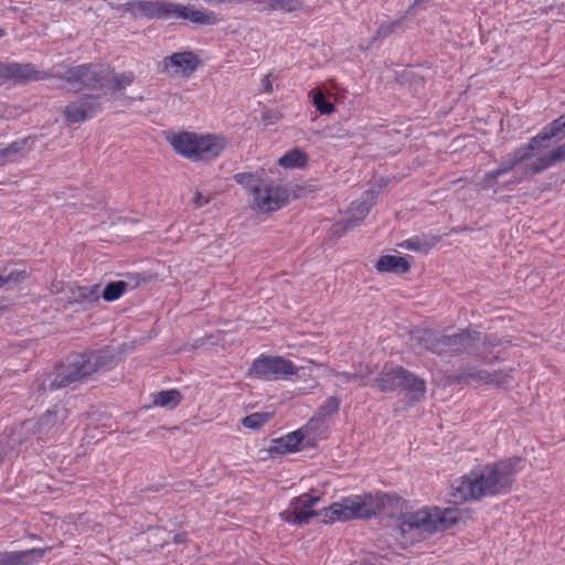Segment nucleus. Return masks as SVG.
Segmentation results:
<instances>
[{
    "label": "nucleus",
    "instance_id": "nucleus-1",
    "mask_svg": "<svg viewBox=\"0 0 565 565\" xmlns=\"http://www.w3.org/2000/svg\"><path fill=\"white\" fill-rule=\"evenodd\" d=\"M63 78L75 89L92 88L100 94L85 95L65 106L64 116L70 124L86 121L100 111L99 99L108 93L124 88L132 82L131 74H116L107 66L78 65L68 68Z\"/></svg>",
    "mask_w": 565,
    "mask_h": 565
},
{
    "label": "nucleus",
    "instance_id": "nucleus-2",
    "mask_svg": "<svg viewBox=\"0 0 565 565\" xmlns=\"http://www.w3.org/2000/svg\"><path fill=\"white\" fill-rule=\"evenodd\" d=\"M520 463L521 458L512 457L476 468L452 483L451 497L455 501H468L505 494L512 488Z\"/></svg>",
    "mask_w": 565,
    "mask_h": 565
},
{
    "label": "nucleus",
    "instance_id": "nucleus-3",
    "mask_svg": "<svg viewBox=\"0 0 565 565\" xmlns=\"http://www.w3.org/2000/svg\"><path fill=\"white\" fill-rule=\"evenodd\" d=\"M412 340L419 350L429 351L443 358H452L471 354L476 359L489 363L483 348L488 344V337L473 329H461L457 333H448V329L436 331L423 329L415 331Z\"/></svg>",
    "mask_w": 565,
    "mask_h": 565
},
{
    "label": "nucleus",
    "instance_id": "nucleus-4",
    "mask_svg": "<svg viewBox=\"0 0 565 565\" xmlns=\"http://www.w3.org/2000/svg\"><path fill=\"white\" fill-rule=\"evenodd\" d=\"M405 500L395 493H377L344 498L326 511L327 521H349L354 519H371L383 512L398 520L405 513Z\"/></svg>",
    "mask_w": 565,
    "mask_h": 565
},
{
    "label": "nucleus",
    "instance_id": "nucleus-5",
    "mask_svg": "<svg viewBox=\"0 0 565 565\" xmlns=\"http://www.w3.org/2000/svg\"><path fill=\"white\" fill-rule=\"evenodd\" d=\"M167 140L173 150L191 161H211L226 148V139L211 134L169 132Z\"/></svg>",
    "mask_w": 565,
    "mask_h": 565
},
{
    "label": "nucleus",
    "instance_id": "nucleus-6",
    "mask_svg": "<svg viewBox=\"0 0 565 565\" xmlns=\"http://www.w3.org/2000/svg\"><path fill=\"white\" fill-rule=\"evenodd\" d=\"M142 11L149 19H183L198 25H214L222 20L214 11L164 0L143 1Z\"/></svg>",
    "mask_w": 565,
    "mask_h": 565
},
{
    "label": "nucleus",
    "instance_id": "nucleus-7",
    "mask_svg": "<svg viewBox=\"0 0 565 565\" xmlns=\"http://www.w3.org/2000/svg\"><path fill=\"white\" fill-rule=\"evenodd\" d=\"M370 385L384 393L402 388L411 396L412 402L422 401L426 394V382L402 366L384 367Z\"/></svg>",
    "mask_w": 565,
    "mask_h": 565
},
{
    "label": "nucleus",
    "instance_id": "nucleus-8",
    "mask_svg": "<svg viewBox=\"0 0 565 565\" xmlns=\"http://www.w3.org/2000/svg\"><path fill=\"white\" fill-rule=\"evenodd\" d=\"M106 363V355L100 352H90L76 355L66 363L61 364L55 370V376L52 380L51 390L65 387L73 382L79 381L98 371Z\"/></svg>",
    "mask_w": 565,
    "mask_h": 565
},
{
    "label": "nucleus",
    "instance_id": "nucleus-9",
    "mask_svg": "<svg viewBox=\"0 0 565 565\" xmlns=\"http://www.w3.org/2000/svg\"><path fill=\"white\" fill-rule=\"evenodd\" d=\"M297 371V366L290 360L282 356L260 355L253 362L249 374L258 379L273 381L294 375Z\"/></svg>",
    "mask_w": 565,
    "mask_h": 565
},
{
    "label": "nucleus",
    "instance_id": "nucleus-10",
    "mask_svg": "<svg viewBox=\"0 0 565 565\" xmlns=\"http://www.w3.org/2000/svg\"><path fill=\"white\" fill-rule=\"evenodd\" d=\"M319 501V495L303 493L292 499L290 502V508L286 511H282L280 516L285 522L298 525L308 523L309 520L316 515H322L323 521L328 522L324 515L329 508L323 509L320 513L312 510V507ZM329 522L331 523L332 521Z\"/></svg>",
    "mask_w": 565,
    "mask_h": 565
},
{
    "label": "nucleus",
    "instance_id": "nucleus-11",
    "mask_svg": "<svg viewBox=\"0 0 565 565\" xmlns=\"http://www.w3.org/2000/svg\"><path fill=\"white\" fill-rule=\"evenodd\" d=\"M431 518L430 509L405 512L398 516L396 527L403 536L407 534H417L418 536L433 534L436 532V525Z\"/></svg>",
    "mask_w": 565,
    "mask_h": 565
},
{
    "label": "nucleus",
    "instance_id": "nucleus-12",
    "mask_svg": "<svg viewBox=\"0 0 565 565\" xmlns=\"http://www.w3.org/2000/svg\"><path fill=\"white\" fill-rule=\"evenodd\" d=\"M254 203L263 212H271L280 209L288 201V191L274 182L253 188Z\"/></svg>",
    "mask_w": 565,
    "mask_h": 565
},
{
    "label": "nucleus",
    "instance_id": "nucleus-13",
    "mask_svg": "<svg viewBox=\"0 0 565 565\" xmlns=\"http://www.w3.org/2000/svg\"><path fill=\"white\" fill-rule=\"evenodd\" d=\"M160 65V71L170 76L190 77L199 67L200 60L193 52L184 51L166 56Z\"/></svg>",
    "mask_w": 565,
    "mask_h": 565
},
{
    "label": "nucleus",
    "instance_id": "nucleus-14",
    "mask_svg": "<svg viewBox=\"0 0 565 565\" xmlns=\"http://www.w3.org/2000/svg\"><path fill=\"white\" fill-rule=\"evenodd\" d=\"M45 72L39 71L30 63L0 62V79L22 83L47 78Z\"/></svg>",
    "mask_w": 565,
    "mask_h": 565
},
{
    "label": "nucleus",
    "instance_id": "nucleus-15",
    "mask_svg": "<svg viewBox=\"0 0 565 565\" xmlns=\"http://www.w3.org/2000/svg\"><path fill=\"white\" fill-rule=\"evenodd\" d=\"M526 159V150H521L520 148L515 149L513 152L502 158L500 167L497 170L486 173L483 182L487 184V186H490L492 181H494L501 175L509 173L514 169L515 166H518L520 162Z\"/></svg>",
    "mask_w": 565,
    "mask_h": 565
},
{
    "label": "nucleus",
    "instance_id": "nucleus-16",
    "mask_svg": "<svg viewBox=\"0 0 565 565\" xmlns=\"http://www.w3.org/2000/svg\"><path fill=\"white\" fill-rule=\"evenodd\" d=\"M45 550L31 548L19 552H0V565H29L35 559L42 558Z\"/></svg>",
    "mask_w": 565,
    "mask_h": 565
},
{
    "label": "nucleus",
    "instance_id": "nucleus-17",
    "mask_svg": "<svg viewBox=\"0 0 565 565\" xmlns=\"http://www.w3.org/2000/svg\"><path fill=\"white\" fill-rule=\"evenodd\" d=\"M303 439V434L300 430H295L280 438L274 439L269 448L270 455H284L295 452L299 449V444Z\"/></svg>",
    "mask_w": 565,
    "mask_h": 565
},
{
    "label": "nucleus",
    "instance_id": "nucleus-18",
    "mask_svg": "<svg viewBox=\"0 0 565 565\" xmlns=\"http://www.w3.org/2000/svg\"><path fill=\"white\" fill-rule=\"evenodd\" d=\"M377 199V192L374 190H369L363 193L360 200H356L351 203V220H356V226H359L362 221L370 213L372 206L375 204Z\"/></svg>",
    "mask_w": 565,
    "mask_h": 565
},
{
    "label": "nucleus",
    "instance_id": "nucleus-19",
    "mask_svg": "<svg viewBox=\"0 0 565 565\" xmlns=\"http://www.w3.org/2000/svg\"><path fill=\"white\" fill-rule=\"evenodd\" d=\"M375 268L381 273L405 274L409 271L411 264L406 257L384 255L379 258Z\"/></svg>",
    "mask_w": 565,
    "mask_h": 565
},
{
    "label": "nucleus",
    "instance_id": "nucleus-20",
    "mask_svg": "<svg viewBox=\"0 0 565 565\" xmlns=\"http://www.w3.org/2000/svg\"><path fill=\"white\" fill-rule=\"evenodd\" d=\"M436 532L447 530L460 520V511L456 508H434L430 510Z\"/></svg>",
    "mask_w": 565,
    "mask_h": 565
},
{
    "label": "nucleus",
    "instance_id": "nucleus-21",
    "mask_svg": "<svg viewBox=\"0 0 565 565\" xmlns=\"http://www.w3.org/2000/svg\"><path fill=\"white\" fill-rule=\"evenodd\" d=\"M563 161H565V142L540 157L537 163L531 166V170L533 173H540Z\"/></svg>",
    "mask_w": 565,
    "mask_h": 565
},
{
    "label": "nucleus",
    "instance_id": "nucleus-22",
    "mask_svg": "<svg viewBox=\"0 0 565 565\" xmlns=\"http://www.w3.org/2000/svg\"><path fill=\"white\" fill-rule=\"evenodd\" d=\"M150 398L151 404L143 406V408L159 406L168 409H173L180 405L182 401V395L178 390H167L158 392L156 394H151Z\"/></svg>",
    "mask_w": 565,
    "mask_h": 565
},
{
    "label": "nucleus",
    "instance_id": "nucleus-23",
    "mask_svg": "<svg viewBox=\"0 0 565 565\" xmlns=\"http://www.w3.org/2000/svg\"><path fill=\"white\" fill-rule=\"evenodd\" d=\"M253 3L262 6L263 10L294 12L301 8V0H253Z\"/></svg>",
    "mask_w": 565,
    "mask_h": 565
},
{
    "label": "nucleus",
    "instance_id": "nucleus-24",
    "mask_svg": "<svg viewBox=\"0 0 565 565\" xmlns=\"http://www.w3.org/2000/svg\"><path fill=\"white\" fill-rule=\"evenodd\" d=\"M479 372V369L466 364L460 366L455 374L448 376V382L450 384H458V385H471L476 384L477 382V374Z\"/></svg>",
    "mask_w": 565,
    "mask_h": 565
},
{
    "label": "nucleus",
    "instance_id": "nucleus-25",
    "mask_svg": "<svg viewBox=\"0 0 565 565\" xmlns=\"http://www.w3.org/2000/svg\"><path fill=\"white\" fill-rule=\"evenodd\" d=\"M28 140H17L4 148L0 149V167L14 162L19 157L23 156Z\"/></svg>",
    "mask_w": 565,
    "mask_h": 565
},
{
    "label": "nucleus",
    "instance_id": "nucleus-26",
    "mask_svg": "<svg viewBox=\"0 0 565 565\" xmlns=\"http://www.w3.org/2000/svg\"><path fill=\"white\" fill-rule=\"evenodd\" d=\"M308 162L307 154L300 149H292L279 158L278 163L285 169L303 168Z\"/></svg>",
    "mask_w": 565,
    "mask_h": 565
},
{
    "label": "nucleus",
    "instance_id": "nucleus-27",
    "mask_svg": "<svg viewBox=\"0 0 565 565\" xmlns=\"http://www.w3.org/2000/svg\"><path fill=\"white\" fill-rule=\"evenodd\" d=\"M100 297L99 285L81 286L73 291L74 301L94 302Z\"/></svg>",
    "mask_w": 565,
    "mask_h": 565
},
{
    "label": "nucleus",
    "instance_id": "nucleus-28",
    "mask_svg": "<svg viewBox=\"0 0 565 565\" xmlns=\"http://www.w3.org/2000/svg\"><path fill=\"white\" fill-rule=\"evenodd\" d=\"M552 136L547 131L546 127H544L540 134L531 138L530 142L526 147H520L521 150H526L527 159L531 158L532 151L539 150L541 148H545L548 146V142L552 140Z\"/></svg>",
    "mask_w": 565,
    "mask_h": 565
},
{
    "label": "nucleus",
    "instance_id": "nucleus-29",
    "mask_svg": "<svg viewBox=\"0 0 565 565\" xmlns=\"http://www.w3.org/2000/svg\"><path fill=\"white\" fill-rule=\"evenodd\" d=\"M273 417V413H253L242 419V425L252 430H258Z\"/></svg>",
    "mask_w": 565,
    "mask_h": 565
},
{
    "label": "nucleus",
    "instance_id": "nucleus-30",
    "mask_svg": "<svg viewBox=\"0 0 565 565\" xmlns=\"http://www.w3.org/2000/svg\"><path fill=\"white\" fill-rule=\"evenodd\" d=\"M126 288L127 284L125 281H113L105 286V288L100 292V296L104 298L105 301H115L124 295Z\"/></svg>",
    "mask_w": 565,
    "mask_h": 565
},
{
    "label": "nucleus",
    "instance_id": "nucleus-31",
    "mask_svg": "<svg viewBox=\"0 0 565 565\" xmlns=\"http://www.w3.org/2000/svg\"><path fill=\"white\" fill-rule=\"evenodd\" d=\"M550 136L553 139L562 140L565 138V114L561 115L558 118L554 119L547 126H545Z\"/></svg>",
    "mask_w": 565,
    "mask_h": 565
},
{
    "label": "nucleus",
    "instance_id": "nucleus-32",
    "mask_svg": "<svg viewBox=\"0 0 565 565\" xmlns=\"http://www.w3.org/2000/svg\"><path fill=\"white\" fill-rule=\"evenodd\" d=\"M64 413L65 411L63 408L46 412V414L40 419V426L50 430L52 427L56 426L57 422L64 418Z\"/></svg>",
    "mask_w": 565,
    "mask_h": 565
},
{
    "label": "nucleus",
    "instance_id": "nucleus-33",
    "mask_svg": "<svg viewBox=\"0 0 565 565\" xmlns=\"http://www.w3.org/2000/svg\"><path fill=\"white\" fill-rule=\"evenodd\" d=\"M312 102L317 110H319L322 115H330L334 111V105L327 100L326 96L320 90L315 92Z\"/></svg>",
    "mask_w": 565,
    "mask_h": 565
},
{
    "label": "nucleus",
    "instance_id": "nucleus-34",
    "mask_svg": "<svg viewBox=\"0 0 565 565\" xmlns=\"http://www.w3.org/2000/svg\"><path fill=\"white\" fill-rule=\"evenodd\" d=\"M341 401L337 396L328 397L319 408V414L323 417L335 414L340 408Z\"/></svg>",
    "mask_w": 565,
    "mask_h": 565
},
{
    "label": "nucleus",
    "instance_id": "nucleus-35",
    "mask_svg": "<svg viewBox=\"0 0 565 565\" xmlns=\"http://www.w3.org/2000/svg\"><path fill=\"white\" fill-rule=\"evenodd\" d=\"M398 28H399V22L398 21H394V22L384 21V22H382L380 24V26L377 28V31H376V34H375L373 41H375L377 39H385V38L390 36Z\"/></svg>",
    "mask_w": 565,
    "mask_h": 565
},
{
    "label": "nucleus",
    "instance_id": "nucleus-36",
    "mask_svg": "<svg viewBox=\"0 0 565 565\" xmlns=\"http://www.w3.org/2000/svg\"><path fill=\"white\" fill-rule=\"evenodd\" d=\"M356 220H351L350 217L345 221L338 222L333 224L331 228L332 236L340 237L344 235L348 231L354 228L356 226Z\"/></svg>",
    "mask_w": 565,
    "mask_h": 565
},
{
    "label": "nucleus",
    "instance_id": "nucleus-37",
    "mask_svg": "<svg viewBox=\"0 0 565 565\" xmlns=\"http://www.w3.org/2000/svg\"><path fill=\"white\" fill-rule=\"evenodd\" d=\"M492 379H493L492 384L498 387H508L513 380L510 372H505L502 370L493 371Z\"/></svg>",
    "mask_w": 565,
    "mask_h": 565
},
{
    "label": "nucleus",
    "instance_id": "nucleus-38",
    "mask_svg": "<svg viewBox=\"0 0 565 565\" xmlns=\"http://www.w3.org/2000/svg\"><path fill=\"white\" fill-rule=\"evenodd\" d=\"M331 373L334 376L341 377L344 383H350L353 381L359 382V386H366L370 385V383L363 381V376L359 373H348V372H338L332 370Z\"/></svg>",
    "mask_w": 565,
    "mask_h": 565
},
{
    "label": "nucleus",
    "instance_id": "nucleus-39",
    "mask_svg": "<svg viewBox=\"0 0 565 565\" xmlns=\"http://www.w3.org/2000/svg\"><path fill=\"white\" fill-rule=\"evenodd\" d=\"M399 246L412 249V250H416V252H423V250L428 249L427 244L423 243L420 241V238H418V237H413V238L406 239Z\"/></svg>",
    "mask_w": 565,
    "mask_h": 565
},
{
    "label": "nucleus",
    "instance_id": "nucleus-40",
    "mask_svg": "<svg viewBox=\"0 0 565 565\" xmlns=\"http://www.w3.org/2000/svg\"><path fill=\"white\" fill-rule=\"evenodd\" d=\"M25 278L24 271L14 273L11 271L8 276H0V288L4 286L6 284H17L20 280H23Z\"/></svg>",
    "mask_w": 565,
    "mask_h": 565
},
{
    "label": "nucleus",
    "instance_id": "nucleus-41",
    "mask_svg": "<svg viewBox=\"0 0 565 565\" xmlns=\"http://www.w3.org/2000/svg\"><path fill=\"white\" fill-rule=\"evenodd\" d=\"M235 180L239 184L249 186L252 191H253V188L257 185L255 183L256 180L252 173H238L235 175Z\"/></svg>",
    "mask_w": 565,
    "mask_h": 565
},
{
    "label": "nucleus",
    "instance_id": "nucleus-42",
    "mask_svg": "<svg viewBox=\"0 0 565 565\" xmlns=\"http://www.w3.org/2000/svg\"><path fill=\"white\" fill-rule=\"evenodd\" d=\"M493 382V379H492V372H489L487 370H480L479 369V372L477 374V382L476 384H486V385H489V384H492Z\"/></svg>",
    "mask_w": 565,
    "mask_h": 565
},
{
    "label": "nucleus",
    "instance_id": "nucleus-43",
    "mask_svg": "<svg viewBox=\"0 0 565 565\" xmlns=\"http://www.w3.org/2000/svg\"><path fill=\"white\" fill-rule=\"evenodd\" d=\"M262 87L264 89L265 93H271L273 92V84H271V81H270V74H267L263 77L262 79Z\"/></svg>",
    "mask_w": 565,
    "mask_h": 565
},
{
    "label": "nucleus",
    "instance_id": "nucleus-44",
    "mask_svg": "<svg viewBox=\"0 0 565 565\" xmlns=\"http://www.w3.org/2000/svg\"><path fill=\"white\" fill-rule=\"evenodd\" d=\"M173 543L175 544H185L189 542V535L188 533L183 532V533H178L173 536L172 539Z\"/></svg>",
    "mask_w": 565,
    "mask_h": 565
},
{
    "label": "nucleus",
    "instance_id": "nucleus-45",
    "mask_svg": "<svg viewBox=\"0 0 565 565\" xmlns=\"http://www.w3.org/2000/svg\"><path fill=\"white\" fill-rule=\"evenodd\" d=\"M205 2H214V0H204ZM218 3H244V2H253V0H215Z\"/></svg>",
    "mask_w": 565,
    "mask_h": 565
},
{
    "label": "nucleus",
    "instance_id": "nucleus-46",
    "mask_svg": "<svg viewBox=\"0 0 565 565\" xmlns=\"http://www.w3.org/2000/svg\"><path fill=\"white\" fill-rule=\"evenodd\" d=\"M194 203L198 205V206H201L202 205V194L196 191L195 192V195H194Z\"/></svg>",
    "mask_w": 565,
    "mask_h": 565
},
{
    "label": "nucleus",
    "instance_id": "nucleus-47",
    "mask_svg": "<svg viewBox=\"0 0 565 565\" xmlns=\"http://www.w3.org/2000/svg\"><path fill=\"white\" fill-rule=\"evenodd\" d=\"M7 34L6 30L0 28V39Z\"/></svg>",
    "mask_w": 565,
    "mask_h": 565
}]
</instances>
